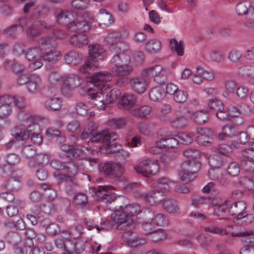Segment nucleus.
Here are the masks:
<instances>
[{
  "label": "nucleus",
  "instance_id": "f257e3e1",
  "mask_svg": "<svg viewBox=\"0 0 254 254\" xmlns=\"http://www.w3.org/2000/svg\"><path fill=\"white\" fill-rule=\"evenodd\" d=\"M140 211L139 206L137 204H129L125 206H120L111 215L112 222L117 224L118 230L127 231L123 234L124 241L130 247H136L146 243L144 239L139 237L136 233L127 231L128 229L134 227L131 217Z\"/></svg>",
  "mask_w": 254,
  "mask_h": 254
},
{
  "label": "nucleus",
  "instance_id": "f03ea898",
  "mask_svg": "<svg viewBox=\"0 0 254 254\" xmlns=\"http://www.w3.org/2000/svg\"><path fill=\"white\" fill-rule=\"evenodd\" d=\"M113 78L111 73L107 71L98 72L87 78V81L93 85L96 93L91 94L92 103L98 108L104 109L106 105L104 91L108 90V86L104 82L105 81H110Z\"/></svg>",
  "mask_w": 254,
  "mask_h": 254
},
{
  "label": "nucleus",
  "instance_id": "7ed1b4c3",
  "mask_svg": "<svg viewBox=\"0 0 254 254\" xmlns=\"http://www.w3.org/2000/svg\"><path fill=\"white\" fill-rule=\"evenodd\" d=\"M89 56L85 64L80 67V71L84 73H89L91 70L97 68L99 65V60L105 55V50L97 44H90L88 46Z\"/></svg>",
  "mask_w": 254,
  "mask_h": 254
},
{
  "label": "nucleus",
  "instance_id": "20e7f679",
  "mask_svg": "<svg viewBox=\"0 0 254 254\" xmlns=\"http://www.w3.org/2000/svg\"><path fill=\"white\" fill-rule=\"evenodd\" d=\"M117 138L116 133H109L108 130H105L101 133L96 134L92 139L93 141H100L110 152L114 153L119 152L122 149L121 144L116 142Z\"/></svg>",
  "mask_w": 254,
  "mask_h": 254
},
{
  "label": "nucleus",
  "instance_id": "39448f33",
  "mask_svg": "<svg viewBox=\"0 0 254 254\" xmlns=\"http://www.w3.org/2000/svg\"><path fill=\"white\" fill-rule=\"evenodd\" d=\"M169 70L160 65H156L144 69L141 75L142 77L154 76V80L155 82L160 85L164 84L167 81V75Z\"/></svg>",
  "mask_w": 254,
  "mask_h": 254
},
{
  "label": "nucleus",
  "instance_id": "423d86ee",
  "mask_svg": "<svg viewBox=\"0 0 254 254\" xmlns=\"http://www.w3.org/2000/svg\"><path fill=\"white\" fill-rule=\"evenodd\" d=\"M101 173L110 177L111 179L119 178L124 171L121 165L115 163H106L99 166Z\"/></svg>",
  "mask_w": 254,
  "mask_h": 254
},
{
  "label": "nucleus",
  "instance_id": "0eeeda50",
  "mask_svg": "<svg viewBox=\"0 0 254 254\" xmlns=\"http://www.w3.org/2000/svg\"><path fill=\"white\" fill-rule=\"evenodd\" d=\"M136 172L145 177L154 175L159 171L158 165L155 161L146 160L141 162L138 166L134 167Z\"/></svg>",
  "mask_w": 254,
  "mask_h": 254
},
{
  "label": "nucleus",
  "instance_id": "6e6552de",
  "mask_svg": "<svg viewBox=\"0 0 254 254\" xmlns=\"http://www.w3.org/2000/svg\"><path fill=\"white\" fill-rule=\"evenodd\" d=\"M197 132L198 135L196 137L195 141L199 145L210 146L214 144L215 135L213 130L200 127L197 129Z\"/></svg>",
  "mask_w": 254,
  "mask_h": 254
},
{
  "label": "nucleus",
  "instance_id": "1a4fd4ad",
  "mask_svg": "<svg viewBox=\"0 0 254 254\" xmlns=\"http://www.w3.org/2000/svg\"><path fill=\"white\" fill-rule=\"evenodd\" d=\"M51 27V25L44 20H37L28 27L26 34L29 38H34L40 34L42 29H50Z\"/></svg>",
  "mask_w": 254,
  "mask_h": 254
},
{
  "label": "nucleus",
  "instance_id": "9d476101",
  "mask_svg": "<svg viewBox=\"0 0 254 254\" xmlns=\"http://www.w3.org/2000/svg\"><path fill=\"white\" fill-rule=\"evenodd\" d=\"M64 173L59 174L57 176V179L60 183H65L70 185L74 181V176L77 173V168L73 164H70L69 167L64 171Z\"/></svg>",
  "mask_w": 254,
  "mask_h": 254
},
{
  "label": "nucleus",
  "instance_id": "9b49d317",
  "mask_svg": "<svg viewBox=\"0 0 254 254\" xmlns=\"http://www.w3.org/2000/svg\"><path fill=\"white\" fill-rule=\"evenodd\" d=\"M41 51L38 48H32L29 49L26 54V58L29 61L32 63L30 66L34 69L39 68L43 65L41 62Z\"/></svg>",
  "mask_w": 254,
  "mask_h": 254
},
{
  "label": "nucleus",
  "instance_id": "f8f14e48",
  "mask_svg": "<svg viewBox=\"0 0 254 254\" xmlns=\"http://www.w3.org/2000/svg\"><path fill=\"white\" fill-rule=\"evenodd\" d=\"M56 14L58 23L65 26L67 29L68 30L75 14L72 12L63 11L59 9L56 11Z\"/></svg>",
  "mask_w": 254,
  "mask_h": 254
},
{
  "label": "nucleus",
  "instance_id": "ddd939ff",
  "mask_svg": "<svg viewBox=\"0 0 254 254\" xmlns=\"http://www.w3.org/2000/svg\"><path fill=\"white\" fill-rule=\"evenodd\" d=\"M246 203L245 201H236L231 204L229 209V212L231 215L235 216L234 218L236 220H239L243 217V215L246 213Z\"/></svg>",
  "mask_w": 254,
  "mask_h": 254
},
{
  "label": "nucleus",
  "instance_id": "4468645a",
  "mask_svg": "<svg viewBox=\"0 0 254 254\" xmlns=\"http://www.w3.org/2000/svg\"><path fill=\"white\" fill-rule=\"evenodd\" d=\"M34 243L31 239L25 238L20 241L13 248L17 254H30L33 248Z\"/></svg>",
  "mask_w": 254,
  "mask_h": 254
},
{
  "label": "nucleus",
  "instance_id": "2eb2a0df",
  "mask_svg": "<svg viewBox=\"0 0 254 254\" xmlns=\"http://www.w3.org/2000/svg\"><path fill=\"white\" fill-rule=\"evenodd\" d=\"M90 29V26L86 21H78L74 18L68 30L75 33L85 34Z\"/></svg>",
  "mask_w": 254,
  "mask_h": 254
},
{
  "label": "nucleus",
  "instance_id": "dca6fc26",
  "mask_svg": "<svg viewBox=\"0 0 254 254\" xmlns=\"http://www.w3.org/2000/svg\"><path fill=\"white\" fill-rule=\"evenodd\" d=\"M88 38L86 34L75 33L69 39L70 44L74 47L81 48L88 45Z\"/></svg>",
  "mask_w": 254,
  "mask_h": 254
},
{
  "label": "nucleus",
  "instance_id": "f3484780",
  "mask_svg": "<svg viewBox=\"0 0 254 254\" xmlns=\"http://www.w3.org/2000/svg\"><path fill=\"white\" fill-rule=\"evenodd\" d=\"M164 191L162 190H155L143 194L145 200L151 205L163 200Z\"/></svg>",
  "mask_w": 254,
  "mask_h": 254
},
{
  "label": "nucleus",
  "instance_id": "a211bd4d",
  "mask_svg": "<svg viewBox=\"0 0 254 254\" xmlns=\"http://www.w3.org/2000/svg\"><path fill=\"white\" fill-rule=\"evenodd\" d=\"M146 77H134L130 79V84L132 89L138 94L144 93L146 89Z\"/></svg>",
  "mask_w": 254,
  "mask_h": 254
},
{
  "label": "nucleus",
  "instance_id": "6ab92c4d",
  "mask_svg": "<svg viewBox=\"0 0 254 254\" xmlns=\"http://www.w3.org/2000/svg\"><path fill=\"white\" fill-rule=\"evenodd\" d=\"M201 164L199 161L195 160H187L181 164L183 170L190 172L195 175V173L200 169Z\"/></svg>",
  "mask_w": 254,
  "mask_h": 254
},
{
  "label": "nucleus",
  "instance_id": "aec40b11",
  "mask_svg": "<svg viewBox=\"0 0 254 254\" xmlns=\"http://www.w3.org/2000/svg\"><path fill=\"white\" fill-rule=\"evenodd\" d=\"M107 82L108 81H106L104 82L108 86V89L106 91H104V95L106 93V95L105 96V104H109L116 101L118 99L121 95V92L117 88L110 90L109 85L107 83Z\"/></svg>",
  "mask_w": 254,
  "mask_h": 254
},
{
  "label": "nucleus",
  "instance_id": "412c9836",
  "mask_svg": "<svg viewBox=\"0 0 254 254\" xmlns=\"http://www.w3.org/2000/svg\"><path fill=\"white\" fill-rule=\"evenodd\" d=\"M178 140L172 136H165L157 143V146L160 148H173L178 145Z\"/></svg>",
  "mask_w": 254,
  "mask_h": 254
},
{
  "label": "nucleus",
  "instance_id": "4be33fe9",
  "mask_svg": "<svg viewBox=\"0 0 254 254\" xmlns=\"http://www.w3.org/2000/svg\"><path fill=\"white\" fill-rule=\"evenodd\" d=\"M61 57V53L57 51L50 50L49 52L41 53V61H43L52 64L57 62Z\"/></svg>",
  "mask_w": 254,
  "mask_h": 254
},
{
  "label": "nucleus",
  "instance_id": "5701e85b",
  "mask_svg": "<svg viewBox=\"0 0 254 254\" xmlns=\"http://www.w3.org/2000/svg\"><path fill=\"white\" fill-rule=\"evenodd\" d=\"M3 66L5 69L11 70L17 74H20L25 70V67L23 64L11 61H6L3 64Z\"/></svg>",
  "mask_w": 254,
  "mask_h": 254
},
{
  "label": "nucleus",
  "instance_id": "b1692460",
  "mask_svg": "<svg viewBox=\"0 0 254 254\" xmlns=\"http://www.w3.org/2000/svg\"><path fill=\"white\" fill-rule=\"evenodd\" d=\"M29 78V80L26 84L27 88L29 92H35L40 88L41 79L39 76L36 74L30 75Z\"/></svg>",
  "mask_w": 254,
  "mask_h": 254
},
{
  "label": "nucleus",
  "instance_id": "393cba45",
  "mask_svg": "<svg viewBox=\"0 0 254 254\" xmlns=\"http://www.w3.org/2000/svg\"><path fill=\"white\" fill-rule=\"evenodd\" d=\"M152 112V108L148 105H144L140 107L133 108L130 113L133 116L144 118L149 115Z\"/></svg>",
  "mask_w": 254,
  "mask_h": 254
},
{
  "label": "nucleus",
  "instance_id": "a878e982",
  "mask_svg": "<svg viewBox=\"0 0 254 254\" xmlns=\"http://www.w3.org/2000/svg\"><path fill=\"white\" fill-rule=\"evenodd\" d=\"M110 188V186H98V188L92 187L89 188L90 193L93 194V196L98 200H104L105 195L107 194L106 190Z\"/></svg>",
  "mask_w": 254,
  "mask_h": 254
},
{
  "label": "nucleus",
  "instance_id": "bb28decb",
  "mask_svg": "<svg viewBox=\"0 0 254 254\" xmlns=\"http://www.w3.org/2000/svg\"><path fill=\"white\" fill-rule=\"evenodd\" d=\"M166 92L164 89L161 87L153 88L149 92V98L154 102H159L163 99L165 96Z\"/></svg>",
  "mask_w": 254,
  "mask_h": 254
},
{
  "label": "nucleus",
  "instance_id": "cd10ccee",
  "mask_svg": "<svg viewBox=\"0 0 254 254\" xmlns=\"http://www.w3.org/2000/svg\"><path fill=\"white\" fill-rule=\"evenodd\" d=\"M136 102V98L134 95H126L122 98L121 106L124 110H131V109H132V107L135 105Z\"/></svg>",
  "mask_w": 254,
  "mask_h": 254
},
{
  "label": "nucleus",
  "instance_id": "c85d7f7f",
  "mask_svg": "<svg viewBox=\"0 0 254 254\" xmlns=\"http://www.w3.org/2000/svg\"><path fill=\"white\" fill-rule=\"evenodd\" d=\"M110 61L111 64L116 66L119 65L128 64L130 62V58L128 55L124 52L111 58Z\"/></svg>",
  "mask_w": 254,
  "mask_h": 254
},
{
  "label": "nucleus",
  "instance_id": "c756f323",
  "mask_svg": "<svg viewBox=\"0 0 254 254\" xmlns=\"http://www.w3.org/2000/svg\"><path fill=\"white\" fill-rule=\"evenodd\" d=\"M190 117L198 125L204 124L208 119V113L202 111H198L194 113H190Z\"/></svg>",
  "mask_w": 254,
  "mask_h": 254
},
{
  "label": "nucleus",
  "instance_id": "7c9ffc66",
  "mask_svg": "<svg viewBox=\"0 0 254 254\" xmlns=\"http://www.w3.org/2000/svg\"><path fill=\"white\" fill-rule=\"evenodd\" d=\"M163 208L169 213L177 212L179 209L177 201L172 198H167L164 200Z\"/></svg>",
  "mask_w": 254,
  "mask_h": 254
},
{
  "label": "nucleus",
  "instance_id": "2f4dec72",
  "mask_svg": "<svg viewBox=\"0 0 254 254\" xmlns=\"http://www.w3.org/2000/svg\"><path fill=\"white\" fill-rule=\"evenodd\" d=\"M45 106L48 110L58 111L61 108L62 102L58 98H51L45 101Z\"/></svg>",
  "mask_w": 254,
  "mask_h": 254
},
{
  "label": "nucleus",
  "instance_id": "473e14b6",
  "mask_svg": "<svg viewBox=\"0 0 254 254\" xmlns=\"http://www.w3.org/2000/svg\"><path fill=\"white\" fill-rule=\"evenodd\" d=\"M3 186L7 190L17 191L21 187V182L18 178L11 177L6 181Z\"/></svg>",
  "mask_w": 254,
  "mask_h": 254
},
{
  "label": "nucleus",
  "instance_id": "72a5a7b5",
  "mask_svg": "<svg viewBox=\"0 0 254 254\" xmlns=\"http://www.w3.org/2000/svg\"><path fill=\"white\" fill-rule=\"evenodd\" d=\"M133 71L132 67L127 64L119 65L116 66L114 70V73L119 76H126L130 75Z\"/></svg>",
  "mask_w": 254,
  "mask_h": 254
},
{
  "label": "nucleus",
  "instance_id": "f704fd0d",
  "mask_svg": "<svg viewBox=\"0 0 254 254\" xmlns=\"http://www.w3.org/2000/svg\"><path fill=\"white\" fill-rule=\"evenodd\" d=\"M143 225L151 224L154 215V212L149 208L144 209L140 212Z\"/></svg>",
  "mask_w": 254,
  "mask_h": 254
},
{
  "label": "nucleus",
  "instance_id": "c9c22d12",
  "mask_svg": "<svg viewBox=\"0 0 254 254\" xmlns=\"http://www.w3.org/2000/svg\"><path fill=\"white\" fill-rule=\"evenodd\" d=\"M98 18L101 22L99 23V26H101V24L109 25L113 22L112 15L105 9H101L99 11Z\"/></svg>",
  "mask_w": 254,
  "mask_h": 254
},
{
  "label": "nucleus",
  "instance_id": "e433bc0d",
  "mask_svg": "<svg viewBox=\"0 0 254 254\" xmlns=\"http://www.w3.org/2000/svg\"><path fill=\"white\" fill-rule=\"evenodd\" d=\"M161 47L160 41L156 39H151L146 43V50L149 53H155L159 51Z\"/></svg>",
  "mask_w": 254,
  "mask_h": 254
},
{
  "label": "nucleus",
  "instance_id": "4c0bfd02",
  "mask_svg": "<svg viewBox=\"0 0 254 254\" xmlns=\"http://www.w3.org/2000/svg\"><path fill=\"white\" fill-rule=\"evenodd\" d=\"M64 60L69 64L75 65L81 60V57L78 53L75 51H71L64 56Z\"/></svg>",
  "mask_w": 254,
  "mask_h": 254
},
{
  "label": "nucleus",
  "instance_id": "58836bf2",
  "mask_svg": "<svg viewBox=\"0 0 254 254\" xmlns=\"http://www.w3.org/2000/svg\"><path fill=\"white\" fill-rule=\"evenodd\" d=\"M254 10L250 4L247 1L240 2L236 5V11L238 15H245L251 11V9Z\"/></svg>",
  "mask_w": 254,
  "mask_h": 254
},
{
  "label": "nucleus",
  "instance_id": "ea45409f",
  "mask_svg": "<svg viewBox=\"0 0 254 254\" xmlns=\"http://www.w3.org/2000/svg\"><path fill=\"white\" fill-rule=\"evenodd\" d=\"M48 159V156L44 154L36 153L34 157L29 161V165L32 167H34L36 165L43 164L47 162Z\"/></svg>",
  "mask_w": 254,
  "mask_h": 254
},
{
  "label": "nucleus",
  "instance_id": "a19ab883",
  "mask_svg": "<svg viewBox=\"0 0 254 254\" xmlns=\"http://www.w3.org/2000/svg\"><path fill=\"white\" fill-rule=\"evenodd\" d=\"M171 124L174 128L182 129L186 127L188 125V122L186 118L182 116L174 118Z\"/></svg>",
  "mask_w": 254,
  "mask_h": 254
},
{
  "label": "nucleus",
  "instance_id": "79ce46f5",
  "mask_svg": "<svg viewBox=\"0 0 254 254\" xmlns=\"http://www.w3.org/2000/svg\"><path fill=\"white\" fill-rule=\"evenodd\" d=\"M12 135L14 137L17 142L25 141L29 139L28 133H27L25 128L24 127H16L14 133H12Z\"/></svg>",
  "mask_w": 254,
  "mask_h": 254
},
{
  "label": "nucleus",
  "instance_id": "37998d69",
  "mask_svg": "<svg viewBox=\"0 0 254 254\" xmlns=\"http://www.w3.org/2000/svg\"><path fill=\"white\" fill-rule=\"evenodd\" d=\"M225 162V158L219 154H214L209 159V162L211 166L214 168H219Z\"/></svg>",
  "mask_w": 254,
  "mask_h": 254
},
{
  "label": "nucleus",
  "instance_id": "c03bdc74",
  "mask_svg": "<svg viewBox=\"0 0 254 254\" xmlns=\"http://www.w3.org/2000/svg\"><path fill=\"white\" fill-rule=\"evenodd\" d=\"M126 120L122 118H112L108 120V126L113 129H120L126 125Z\"/></svg>",
  "mask_w": 254,
  "mask_h": 254
},
{
  "label": "nucleus",
  "instance_id": "a18cd8bd",
  "mask_svg": "<svg viewBox=\"0 0 254 254\" xmlns=\"http://www.w3.org/2000/svg\"><path fill=\"white\" fill-rule=\"evenodd\" d=\"M0 101L2 102V105H8L10 107V105L13 104L19 109L23 108V105H18L19 99H16L14 97L10 95H5L0 96Z\"/></svg>",
  "mask_w": 254,
  "mask_h": 254
},
{
  "label": "nucleus",
  "instance_id": "49530a36",
  "mask_svg": "<svg viewBox=\"0 0 254 254\" xmlns=\"http://www.w3.org/2000/svg\"><path fill=\"white\" fill-rule=\"evenodd\" d=\"M241 168L246 172L253 174L254 173V160L251 158H245L241 161Z\"/></svg>",
  "mask_w": 254,
  "mask_h": 254
},
{
  "label": "nucleus",
  "instance_id": "de8ad7c7",
  "mask_svg": "<svg viewBox=\"0 0 254 254\" xmlns=\"http://www.w3.org/2000/svg\"><path fill=\"white\" fill-rule=\"evenodd\" d=\"M73 89L79 86L82 81V79L78 76L70 75L67 76L64 80Z\"/></svg>",
  "mask_w": 254,
  "mask_h": 254
},
{
  "label": "nucleus",
  "instance_id": "09e8293b",
  "mask_svg": "<svg viewBox=\"0 0 254 254\" xmlns=\"http://www.w3.org/2000/svg\"><path fill=\"white\" fill-rule=\"evenodd\" d=\"M170 45L173 51L177 52L178 56H182L184 55V44L183 41L179 43L175 39H172L170 41Z\"/></svg>",
  "mask_w": 254,
  "mask_h": 254
},
{
  "label": "nucleus",
  "instance_id": "8fccbe9b",
  "mask_svg": "<svg viewBox=\"0 0 254 254\" xmlns=\"http://www.w3.org/2000/svg\"><path fill=\"white\" fill-rule=\"evenodd\" d=\"M238 184L248 190H252L254 188V181L247 177H241L238 181Z\"/></svg>",
  "mask_w": 254,
  "mask_h": 254
},
{
  "label": "nucleus",
  "instance_id": "3c124183",
  "mask_svg": "<svg viewBox=\"0 0 254 254\" xmlns=\"http://www.w3.org/2000/svg\"><path fill=\"white\" fill-rule=\"evenodd\" d=\"M214 150L218 154L225 156H228L231 153L232 150L229 145L226 144H221L217 146L213 147Z\"/></svg>",
  "mask_w": 254,
  "mask_h": 254
},
{
  "label": "nucleus",
  "instance_id": "603ef678",
  "mask_svg": "<svg viewBox=\"0 0 254 254\" xmlns=\"http://www.w3.org/2000/svg\"><path fill=\"white\" fill-rule=\"evenodd\" d=\"M191 199L192 205L196 207H198L199 206L204 204H209L210 200L209 197L204 196H201L197 195L192 196Z\"/></svg>",
  "mask_w": 254,
  "mask_h": 254
},
{
  "label": "nucleus",
  "instance_id": "864d4df0",
  "mask_svg": "<svg viewBox=\"0 0 254 254\" xmlns=\"http://www.w3.org/2000/svg\"><path fill=\"white\" fill-rule=\"evenodd\" d=\"M196 70L197 74L203 79L211 81L215 78L214 73L212 71L205 70L201 66H198Z\"/></svg>",
  "mask_w": 254,
  "mask_h": 254
},
{
  "label": "nucleus",
  "instance_id": "5fc2aeb1",
  "mask_svg": "<svg viewBox=\"0 0 254 254\" xmlns=\"http://www.w3.org/2000/svg\"><path fill=\"white\" fill-rule=\"evenodd\" d=\"M208 107L210 110L215 113L222 111L224 109V105L222 102L216 98H213L209 100Z\"/></svg>",
  "mask_w": 254,
  "mask_h": 254
},
{
  "label": "nucleus",
  "instance_id": "6e6d98bb",
  "mask_svg": "<svg viewBox=\"0 0 254 254\" xmlns=\"http://www.w3.org/2000/svg\"><path fill=\"white\" fill-rule=\"evenodd\" d=\"M147 233H151V238L153 241L157 242L166 238V234L162 229H158L154 232L148 231Z\"/></svg>",
  "mask_w": 254,
  "mask_h": 254
},
{
  "label": "nucleus",
  "instance_id": "4d7b16f0",
  "mask_svg": "<svg viewBox=\"0 0 254 254\" xmlns=\"http://www.w3.org/2000/svg\"><path fill=\"white\" fill-rule=\"evenodd\" d=\"M98 126L97 123L93 121H90L88 122L87 127L85 128L88 132H91V134L92 135V136L90 140L92 142H100V141H93L92 139V138L96 134L101 133L104 131L102 130V131L98 132Z\"/></svg>",
  "mask_w": 254,
  "mask_h": 254
},
{
  "label": "nucleus",
  "instance_id": "13d9d810",
  "mask_svg": "<svg viewBox=\"0 0 254 254\" xmlns=\"http://www.w3.org/2000/svg\"><path fill=\"white\" fill-rule=\"evenodd\" d=\"M183 154L188 160H194L200 156V152L198 150L191 148L186 149Z\"/></svg>",
  "mask_w": 254,
  "mask_h": 254
},
{
  "label": "nucleus",
  "instance_id": "bf43d9fd",
  "mask_svg": "<svg viewBox=\"0 0 254 254\" xmlns=\"http://www.w3.org/2000/svg\"><path fill=\"white\" fill-rule=\"evenodd\" d=\"M39 45L44 46L47 48H50L56 46L55 40L50 37H42L39 39Z\"/></svg>",
  "mask_w": 254,
  "mask_h": 254
},
{
  "label": "nucleus",
  "instance_id": "052dcab7",
  "mask_svg": "<svg viewBox=\"0 0 254 254\" xmlns=\"http://www.w3.org/2000/svg\"><path fill=\"white\" fill-rule=\"evenodd\" d=\"M241 165L235 162L230 163L227 169L228 173L232 176H236L240 172Z\"/></svg>",
  "mask_w": 254,
  "mask_h": 254
},
{
  "label": "nucleus",
  "instance_id": "680f3d73",
  "mask_svg": "<svg viewBox=\"0 0 254 254\" xmlns=\"http://www.w3.org/2000/svg\"><path fill=\"white\" fill-rule=\"evenodd\" d=\"M74 201L76 205L83 207L87 204L88 198L85 194L80 192L78 193L74 197Z\"/></svg>",
  "mask_w": 254,
  "mask_h": 254
},
{
  "label": "nucleus",
  "instance_id": "e2e57ef3",
  "mask_svg": "<svg viewBox=\"0 0 254 254\" xmlns=\"http://www.w3.org/2000/svg\"><path fill=\"white\" fill-rule=\"evenodd\" d=\"M188 97L187 92L182 90H178L173 95L174 100L177 103H183L185 102Z\"/></svg>",
  "mask_w": 254,
  "mask_h": 254
},
{
  "label": "nucleus",
  "instance_id": "0e129e2a",
  "mask_svg": "<svg viewBox=\"0 0 254 254\" xmlns=\"http://www.w3.org/2000/svg\"><path fill=\"white\" fill-rule=\"evenodd\" d=\"M71 5L75 9L84 10L88 7L89 1L88 0H73Z\"/></svg>",
  "mask_w": 254,
  "mask_h": 254
},
{
  "label": "nucleus",
  "instance_id": "69168bd1",
  "mask_svg": "<svg viewBox=\"0 0 254 254\" xmlns=\"http://www.w3.org/2000/svg\"><path fill=\"white\" fill-rule=\"evenodd\" d=\"M228 59L233 63H239L242 62V56L237 50H232L228 54Z\"/></svg>",
  "mask_w": 254,
  "mask_h": 254
},
{
  "label": "nucleus",
  "instance_id": "338daca9",
  "mask_svg": "<svg viewBox=\"0 0 254 254\" xmlns=\"http://www.w3.org/2000/svg\"><path fill=\"white\" fill-rule=\"evenodd\" d=\"M105 40L110 46L113 45H119L118 43L120 42L121 40V36L118 34L110 33L108 35Z\"/></svg>",
  "mask_w": 254,
  "mask_h": 254
},
{
  "label": "nucleus",
  "instance_id": "774afa93",
  "mask_svg": "<svg viewBox=\"0 0 254 254\" xmlns=\"http://www.w3.org/2000/svg\"><path fill=\"white\" fill-rule=\"evenodd\" d=\"M36 150L34 149L32 146L27 145L24 146L22 150V154L23 155L27 158L32 159L36 155Z\"/></svg>",
  "mask_w": 254,
  "mask_h": 254
}]
</instances>
